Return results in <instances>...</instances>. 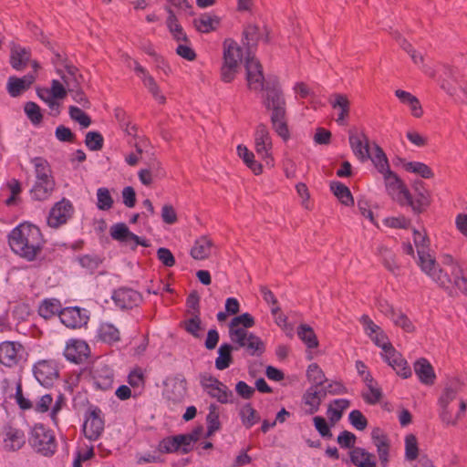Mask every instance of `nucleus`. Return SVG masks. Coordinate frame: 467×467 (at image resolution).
Listing matches in <instances>:
<instances>
[{
    "instance_id": "nucleus-1",
    "label": "nucleus",
    "mask_w": 467,
    "mask_h": 467,
    "mask_svg": "<svg viewBox=\"0 0 467 467\" xmlns=\"http://www.w3.org/2000/svg\"><path fill=\"white\" fill-rule=\"evenodd\" d=\"M8 243L16 254L27 261H33L42 251L45 242L37 226L21 223L9 234Z\"/></svg>"
},
{
    "instance_id": "nucleus-2",
    "label": "nucleus",
    "mask_w": 467,
    "mask_h": 467,
    "mask_svg": "<svg viewBox=\"0 0 467 467\" xmlns=\"http://www.w3.org/2000/svg\"><path fill=\"white\" fill-rule=\"evenodd\" d=\"M420 267L422 272L449 294H452V290L457 288L467 296V274L460 266L451 264L440 267L435 258H433L424 261Z\"/></svg>"
},
{
    "instance_id": "nucleus-3",
    "label": "nucleus",
    "mask_w": 467,
    "mask_h": 467,
    "mask_svg": "<svg viewBox=\"0 0 467 467\" xmlns=\"http://www.w3.org/2000/svg\"><path fill=\"white\" fill-rule=\"evenodd\" d=\"M223 65L221 67V79L224 83L232 82L243 59V49L234 39L226 38L223 43Z\"/></svg>"
},
{
    "instance_id": "nucleus-4",
    "label": "nucleus",
    "mask_w": 467,
    "mask_h": 467,
    "mask_svg": "<svg viewBox=\"0 0 467 467\" xmlns=\"http://www.w3.org/2000/svg\"><path fill=\"white\" fill-rule=\"evenodd\" d=\"M30 445L44 456L55 453L57 443L53 432L42 424H36L30 432Z\"/></svg>"
},
{
    "instance_id": "nucleus-5",
    "label": "nucleus",
    "mask_w": 467,
    "mask_h": 467,
    "mask_svg": "<svg viewBox=\"0 0 467 467\" xmlns=\"http://www.w3.org/2000/svg\"><path fill=\"white\" fill-rule=\"evenodd\" d=\"M229 337L235 350L244 348L249 356H260L265 352L263 340L248 330H234Z\"/></svg>"
},
{
    "instance_id": "nucleus-6",
    "label": "nucleus",
    "mask_w": 467,
    "mask_h": 467,
    "mask_svg": "<svg viewBox=\"0 0 467 467\" xmlns=\"http://www.w3.org/2000/svg\"><path fill=\"white\" fill-rule=\"evenodd\" d=\"M265 97L263 104L271 113L286 111V103L276 78H268L265 83Z\"/></svg>"
},
{
    "instance_id": "nucleus-7",
    "label": "nucleus",
    "mask_w": 467,
    "mask_h": 467,
    "mask_svg": "<svg viewBox=\"0 0 467 467\" xmlns=\"http://www.w3.org/2000/svg\"><path fill=\"white\" fill-rule=\"evenodd\" d=\"M431 204V193L421 182L415 184L414 193L403 192L400 205H409L415 213H423Z\"/></svg>"
},
{
    "instance_id": "nucleus-8",
    "label": "nucleus",
    "mask_w": 467,
    "mask_h": 467,
    "mask_svg": "<svg viewBox=\"0 0 467 467\" xmlns=\"http://www.w3.org/2000/svg\"><path fill=\"white\" fill-rule=\"evenodd\" d=\"M245 70L248 88L255 91L263 90L268 79L265 78L260 61L250 52L245 57Z\"/></svg>"
},
{
    "instance_id": "nucleus-9",
    "label": "nucleus",
    "mask_w": 467,
    "mask_h": 467,
    "mask_svg": "<svg viewBox=\"0 0 467 467\" xmlns=\"http://www.w3.org/2000/svg\"><path fill=\"white\" fill-rule=\"evenodd\" d=\"M104 419L99 407H91L88 410L83 425L85 437L90 441H96L104 431Z\"/></svg>"
},
{
    "instance_id": "nucleus-10",
    "label": "nucleus",
    "mask_w": 467,
    "mask_h": 467,
    "mask_svg": "<svg viewBox=\"0 0 467 467\" xmlns=\"http://www.w3.org/2000/svg\"><path fill=\"white\" fill-rule=\"evenodd\" d=\"M73 213L74 207L71 202L63 198L51 208L47 217V224L52 228H58L71 218Z\"/></svg>"
},
{
    "instance_id": "nucleus-11",
    "label": "nucleus",
    "mask_w": 467,
    "mask_h": 467,
    "mask_svg": "<svg viewBox=\"0 0 467 467\" xmlns=\"http://www.w3.org/2000/svg\"><path fill=\"white\" fill-rule=\"evenodd\" d=\"M110 235L114 240L130 245L133 250L138 245L144 247L150 246V244L146 239H142L137 234L131 233L124 223H119L112 225L110 228Z\"/></svg>"
},
{
    "instance_id": "nucleus-12",
    "label": "nucleus",
    "mask_w": 467,
    "mask_h": 467,
    "mask_svg": "<svg viewBox=\"0 0 467 467\" xmlns=\"http://www.w3.org/2000/svg\"><path fill=\"white\" fill-rule=\"evenodd\" d=\"M25 353L24 347L15 341H4L0 344V363L12 368L19 363Z\"/></svg>"
},
{
    "instance_id": "nucleus-13",
    "label": "nucleus",
    "mask_w": 467,
    "mask_h": 467,
    "mask_svg": "<svg viewBox=\"0 0 467 467\" xmlns=\"http://www.w3.org/2000/svg\"><path fill=\"white\" fill-rule=\"evenodd\" d=\"M383 358L396 371V373L404 379L410 377L411 370L402 355L398 352L392 345L383 346Z\"/></svg>"
},
{
    "instance_id": "nucleus-14",
    "label": "nucleus",
    "mask_w": 467,
    "mask_h": 467,
    "mask_svg": "<svg viewBox=\"0 0 467 467\" xmlns=\"http://www.w3.org/2000/svg\"><path fill=\"white\" fill-rule=\"evenodd\" d=\"M371 441L377 449L379 460L382 467H387L390 458V440L379 428H374L371 431Z\"/></svg>"
},
{
    "instance_id": "nucleus-15",
    "label": "nucleus",
    "mask_w": 467,
    "mask_h": 467,
    "mask_svg": "<svg viewBox=\"0 0 467 467\" xmlns=\"http://www.w3.org/2000/svg\"><path fill=\"white\" fill-rule=\"evenodd\" d=\"M3 450L5 451H16L20 450L25 442V434L23 431L11 425L3 427L2 432Z\"/></svg>"
},
{
    "instance_id": "nucleus-16",
    "label": "nucleus",
    "mask_w": 467,
    "mask_h": 467,
    "mask_svg": "<svg viewBox=\"0 0 467 467\" xmlns=\"http://www.w3.org/2000/svg\"><path fill=\"white\" fill-rule=\"evenodd\" d=\"M36 380L45 387L51 386L58 377V370L51 360H40L33 368Z\"/></svg>"
},
{
    "instance_id": "nucleus-17",
    "label": "nucleus",
    "mask_w": 467,
    "mask_h": 467,
    "mask_svg": "<svg viewBox=\"0 0 467 467\" xmlns=\"http://www.w3.org/2000/svg\"><path fill=\"white\" fill-rule=\"evenodd\" d=\"M165 398L173 404L182 402L187 394V381L182 376H176L165 384Z\"/></svg>"
},
{
    "instance_id": "nucleus-18",
    "label": "nucleus",
    "mask_w": 467,
    "mask_h": 467,
    "mask_svg": "<svg viewBox=\"0 0 467 467\" xmlns=\"http://www.w3.org/2000/svg\"><path fill=\"white\" fill-rule=\"evenodd\" d=\"M59 319L67 327L75 329L86 325L88 316L86 314V310L73 306L62 308Z\"/></svg>"
},
{
    "instance_id": "nucleus-19",
    "label": "nucleus",
    "mask_w": 467,
    "mask_h": 467,
    "mask_svg": "<svg viewBox=\"0 0 467 467\" xmlns=\"http://www.w3.org/2000/svg\"><path fill=\"white\" fill-rule=\"evenodd\" d=\"M348 140L354 155L362 162L368 161L370 145L368 136L364 132L349 130Z\"/></svg>"
},
{
    "instance_id": "nucleus-20",
    "label": "nucleus",
    "mask_w": 467,
    "mask_h": 467,
    "mask_svg": "<svg viewBox=\"0 0 467 467\" xmlns=\"http://www.w3.org/2000/svg\"><path fill=\"white\" fill-rule=\"evenodd\" d=\"M112 299L117 306L121 309L132 308L141 301V296L136 290L121 287L113 292Z\"/></svg>"
},
{
    "instance_id": "nucleus-21",
    "label": "nucleus",
    "mask_w": 467,
    "mask_h": 467,
    "mask_svg": "<svg viewBox=\"0 0 467 467\" xmlns=\"http://www.w3.org/2000/svg\"><path fill=\"white\" fill-rule=\"evenodd\" d=\"M89 353L88 345L78 339L70 340L64 350V356L66 358L76 364L81 363L85 360Z\"/></svg>"
},
{
    "instance_id": "nucleus-22",
    "label": "nucleus",
    "mask_w": 467,
    "mask_h": 467,
    "mask_svg": "<svg viewBox=\"0 0 467 467\" xmlns=\"http://www.w3.org/2000/svg\"><path fill=\"white\" fill-rule=\"evenodd\" d=\"M255 150L262 158H268L271 155L272 139L267 127L259 124L254 134Z\"/></svg>"
},
{
    "instance_id": "nucleus-23",
    "label": "nucleus",
    "mask_w": 467,
    "mask_h": 467,
    "mask_svg": "<svg viewBox=\"0 0 467 467\" xmlns=\"http://www.w3.org/2000/svg\"><path fill=\"white\" fill-rule=\"evenodd\" d=\"M326 398V391L317 387H309L303 395V402L307 407L306 413L312 415L318 411L322 400Z\"/></svg>"
},
{
    "instance_id": "nucleus-24",
    "label": "nucleus",
    "mask_w": 467,
    "mask_h": 467,
    "mask_svg": "<svg viewBox=\"0 0 467 467\" xmlns=\"http://www.w3.org/2000/svg\"><path fill=\"white\" fill-rule=\"evenodd\" d=\"M386 188L390 194L393 195V198L397 200V202L400 204L402 201V193L403 192H408L407 187L403 183V182L399 178V176L393 172L390 169L382 173Z\"/></svg>"
},
{
    "instance_id": "nucleus-25",
    "label": "nucleus",
    "mask_w": 467,
    "mask_h": 467,
    "mask_svg": "<svg viewBox=\"0 0 467 467\" xmlns=\"http://www.w3.org/2000/svg\"><path fill=\"white\" fill-rule=\"evenodd\" d=\"M65 72L59 68L57 69V72L60 75L65 88L70 91H76L77 88L80 86V79H82V76L78 74V69L77 67L71 64H65Z\"/></svg>"
},
{
    "instance_id": "nucleus-26",
    "label": "nucleus",
    "mask_w": 467,
    "mask_h": 467,
    "mask_svg": "<svg viewBox=\"0 0 467 467\" xmlns=\"http://www.w3.org/2000/svg\"><path fill=\"white\" fill-rule=\"evenodd\" d=\"M55 189V180L35 181L30 195L35 201H46L50 198Z\"/></svg>"
},
{
    "instance_id": "nucleus-27",
    "label": "nucleus",
    "mask_w": 467,
    "mask_h": 467,
    "mask_svg": "<svg viewBox=\"0 0 467 467\" xmlns=\"http://www.w3.org/2000/svg\"><path fill=\"white\" fill-rule=\"evenodd\" d=\"M34 81L33 74H27L23 78L10 77L7 81V91L11 97H18L28 89Z\"/></svg>"
},
{
    "instance_id": "nucleus-28",
    "label": "nucleus",
    "mask_w": 467,
    "mask_h": 467,
    "mask_svg": "<svg viewBox=\"0 0 467 467\" xmlns=\"http://www.w3.org/2000/svg\"><path fill=\"white\" fill-rule=\"evenodd\" d=\"M350 462L357 467H377L375 455L366 449L356 447L349 452Z\"/></svg>"
},
{
    "instance_id": "nucleus-29",
    "label": "nucleus",
    "mask_w": 467,
    "mask_h": 467,
    "mask_svg": "<svg viewBox=\"0 0 467 467\" xmlns=\"http://www.w3.org/2000/svg\"><path fill=\"white\" fill-rule=\"evenodd\" d=\"M414 371L421 383L425 385L434 383L436 376L432 366L426 358H420L414 363Z\"/></svg>"
},
{
    "instance_id": "nucleus-30",
    "label": "nucleus",
    "mask_w": 467,
    "mask_h": 467,
    "mask_svg": "<svg viewBox=\"0 0 467 467\" xmlns=\"http://www.w3.org/2000/svg\"><path fill=\"white\" fill-rule=\"evenodd\" d=\"M220 17L211 13L202 14L193 20L195 28L201 33H210L218 28L220 25Z\"/></svg>"
},
{
    "instance_id": "nucleus-31",
    "label": "nucleus",
    "mask_w": 467,
    "mask_h": 467,
    "mask_svg": "<svg viewBox=\"0 0 467 467\" xmlns=\"http://www.w3.org/2000/svg\"><path fill=\"white\" fill-rule=\"evenodd\" d=\"M440 405L441 408L440 417L441 421L446 425H456L458 420L463 417L466 410V403L462 400L459 402V410L455 416L452 415L453 406H449L448 404Z\"/></svg>"
},
{
    "instance_id": "nucleus-32",
    "label": "nucleus",
    "mask_w": 467,
    "mask_h": 467,
    "mask_svg": "<svg viewBox=\"0 0 467 467\" xmlns=\"http://www.w3.org/2000/svg\"><path fill=\"white\" fill-rule=\"evenodd\" d=\"M31 57L30 50L20 46H14L10 54V64L16 70L24 69Z\"/></svg>"
},
{
    "instance_id": "nucleus-33",
    "label": "nucleus",
    "mask_w": 467,
    "mask_h": 467,
    "mask_svg": "<svg viewBox=\"0 0 467 467\" xmlns=\"http://www.w3.org/2000/svg\"><path fill=\"white\" fill-rule=\"evenodd\" d=\"M270 120L273 130L285 141L290 138V131L287 125L286 111L271 113Z\"/></svg>"
},
{
    "instance_id": "nucleus-34",
    "label": "nucleus",
    "mask_w": 467,
    "mask_h": 467,
    "mask_svg": "<svg viewBox=\"0 0 467 467\" xmlns=\"http://www.w3.org/2000/svg\"><path fill=\"white\" fill-rule=\"evenodd\" d=\"M213 247V241L207 236L197 239L191 249V255L196 260H203L210 256Z\"/></svg>"
},
{
    "instance_id": "nucleus-35",
    "label": "nucleus",
    "mask_w": 467,
    "mask_h": 467,
    "mask_svg": "<svg viewBox=\"0 0 467 467\" xmlns=\"http://www.w3.org/2000/svg\"><path fill=\"white\" fill-rule=\"evenodd\" d=\"M38 314L45 319H50L55 316H60L62 311V305L57 298H47L44 299L38 306Z\"/></svg>"
},
{
    "instance_id": "nucleus-36",
    "label": "nucleus",
    "mask_w": 467,
    "mask_h": 467,
    "mask_svg": "<svg viewBox=\"0 0 467 467\" xmlns=\"http://www.w3.org/2000/svg\"><path fill=\"white\" fill-rule=\"evenodd\" d=\"M34 167L36 181L55 180L49 162L42 157H35L31 160Z\"/></svg>"
},
{
    "instance_id": "nucleus-37",
    "label": "nucleus",
    "mask_w": 467,
    "mask_h": 467,
    "mask_svg": "<svg viewBox=\"0 0 467 467\" xmlns=\"http://www.w3.org/2000/svg\"><path fill=\"white\" fill-rule=\"evenodd\" d=\"M165 10L168 13L166 24H167L169 31L171 32L173 38L178 42H180V41L187 42L188 37H187L186 34L184 33L182 26L179 24L174 12L169 6H166Z\"/></svg>"
},
{
    "instance_id": "nucleus-38",
    "label": "nucleus",
    "mask_w": 467,
    "mask_h": 467,
    "mask_svg": "<svg viewBox=\"0 0 467 467\" xmlns=\"http://www.w3.org/2000/svg\"><path fill=\"white\" fill-rule=\"evenodd\" d=\"M414 244L417 248L418 253V265L421 266L424 261H428V259H433L432 255H431L428 252L429 240L427 236L420 232L414 230Z\"/></svg>"
},
{
    "instance_id": "nucleus-39",
    "label": "nucleus",
    "mask_w": 467,
    "mask_h": 467,
    "mask_svg": "<svg viewBox=\"0 0 467 467\" xmlns=\"http://www.w3.org/2000/svg\"><path fill=\"white\" fill-rule=\"evenodd\" d=\"M235 350L233 344L223 343L218 349V357L215 359V368L219 370L226 369L233 363L232 352Z\"/></svg>"
},
{
    "instance_id": "nucleus-40",
    "label": "nucleus",
    "mask_w": 467,
    "mask_h": 467,
    "mask_svg": "<svg viewBox=\"0 0 467 467\" xmlns=\"http://www.w3.org/2000/svg\"><path fill=\"white\" fill-rule=\"evenodd\" d=\"M375 168L379 173L386 172L389 170V164L383 150L376 143L373 144V152L369 151V158Z\"/></svg>"
},
{
    "instance_id": "nucleus-41",
    "label": "nucleus",
    "mask_w": 467,
    "mask_h": 467,
    "mask_svg": "<svg viewBox=\"0 0 467 467\" xmlns=\"http://www.w3.org/2000/svg\"><path fill=\"white\" fill-rule=\"evenodd\" d=\"M330 190L342 204L346 206H352L354 204L351 192L344 183L332 182L330 183Z\"/></svg>"
},
{
    "instance_id": "nucleus-42",
    "label": "nucleus",
    "mask_w": 467,
    "mask_h": 467,
    "mask_svg": "<svg viewBox=\"0 0 467 467\" xmlns=\"http://www.w3.org/2000/svg\"><path fill=\"white\" fill-rule=\"evenodd\" d=\"M334 98L335 100L330 101L332 108H339L340 109V112L337 114V122L343 125L345 119L348 117L350 103L346 95L337 93L334 94Z\"/></svg>"
},
{
    "instance_id": "nucleus-43",
    "label": "nucleus",
    "mask_w": 467,
    "mask_h": 467,
    "mask_svg": "<svg viewBox=\"0 0 467 467\" xmlns=\"http://www.w3.org/2000/svg\"><path fill=\"white\" fill-rule=\"evenodd\" d=\"M94 386L102 390H107L111 388L113 383V374L108 368H104L101 370H95L93 374Z\"/></svg>"
},
{
    "instance_id": "nucleus-44",
    "label": "nucleus",
    "mask_w": 467,
    "mask_h": 467,
    "mask_svg": "<svg viewBox=\"0 0 467 467\" xmlns=\"http://www.w3.org/2000/svg\"><path fill=\"white\" fill-rule=\"evenodd\" d=\"M237 153L238 156L244 161L246 166L252 170V171L258 175L262 172L263 167L262 165L254 160V155L252 151H250L245 146L238 145L237 146Z\"/></svg>"
},
{
    "instance_id": "nucleus-45",
    "label": "nucleus",
    "mask_w": 467,
    "mask_h": 467,
    "mask_svg": "<svg viewBox=\"0 0 467 467\" xmlns=\"http://www.w3.org/2000/svg\"><path fill=\"white\" fill-rule=\"evenodd\" d=\"M254 318L249 313H244L232 318L229 323V335L234 330H248L254 326Z\"/></svg>"
},
{
    "instance_id": "nucleus-46",
    "label": "nucleus",
    "mask_w": 467,
    "mask_h": 467,
    "mask_svg": "<svg viewBox=\"0 0 467 467\" xmlns=\"http://www.w3.org/2000/svg\"><path fill=\"white\" fill-rule=\"evenodd\" d=\"M239 415L242 420L243 425L250 429L255 423L260 420V416L257 411L253 408L251 403L244 404L239 411Z\"/></svg>"
},
{
    "instance_id": "nucleus-47",
    "label": "nucleus",
    "mask_w": 467,
    "mask_h": 467,
    "mask_svg": "<svg viewBox=\"0 0 467 467\" xmlns=\"http://www.w3.org/2000/svg\"><path fill=\"white\" fill-rule=\"evenodd\" d=\"M297 336L308 348H316L318 347L317 335L310 326L301 324L297 328Z\"/></svg>"
},
{
    "instance_id": "nucleus-48",
    "label": "nucleus",
    "mask_w": 467,
    "mask_h": 467,
    "mask_svg": "<svg viewBox=\"0 0 467 467\" xmlns=\"http://www.w3.org/2000/svg\"><path fill=\"white\" fill-rule=\"evenodd\" d=\"M99 338L107 343L118 342L120 339L119 329L110 323H103L99 328Z\"/></svg>"
},
{
    "instance_id": "nucleus-49",
    "label": "nucleus",
    "mask_w": 467,
    "mask_h": 467,
    "mask_svg": "<svg viewBox=\"0 0 467 467\" xmlns=\"http://www.w3.org/2000/svg\"><path fill=\"white\" fill-rule=\"evenodd\" d=\"M306 377L313 384L311 387H317L318 389H321L325 382H327L325 373L317 363H312L308 366Z\"/></svg>"
},
{
    "instance_id": "nucleus-50",
    "label": "nucleus",
    "mask_w": 467,
    "mask_h": 467,
    "mask_svg": "<svg viewBox=\"0 0 467 467\" xmlns=\"http://www.w3.org/2000/svg\"><path fill=\"white\" fill-rule=\"evenodd\" d=\"M378 252L382 258L384 266L392 274L397 275L400 266L396 262L394 253L386 246L379 247Z\"/></svg>"
},
{
    "instance_id": "nucleus-51",
    "label": "nucleus",
    "mask_w": 467,
    "mask_h": 467,
    "mask_svg": "<svg viewBox=\"0 0 467 467\" xmlns=\"http://www.w3.org/2000/svg\"><path fill=\"white\" fill-rule=\"evenodd\" d=\"M333 403L336 407L328 406L327 416L332 422H337L341 419L343 410L350 406V401L346 399H338L335 400Z\"/></svg>"
},
{
    "instance_id": "nucleus-52",
    "label": "nucleus",
    "mask_w": 467,
    "mask_h": 467,
    "mask_svg": "<svg viewBox=\"0 0 467 467\" xmlns=\"http://www.w3.org/2000/svg\"><path fill=\"white\" fill-rule=\"evenodd\" d=\"M244 36V45L247 47V54L250 52L252 54V47H255L259 38L260 33L258 26L254 25H248L245 26L243 32Z\"/></svg>"
},
{
    "instance_id": "nucleus-53",
    "label": "nucleus",
    "mask_w": 467,
    "mask_h": 467,
    "mask_svg": "<svg viewBox=\"0 0 467 467\" xmlns=\"http://www.w3.org/2000/svg\"><path fill=\"white\" fill-rule=\"evenodd\" d=\"M404 168L407 171L419 174L424 179H431L434 176L431 169L425 163L420 161H410L405 163Z\"/></svg>"
},
{
    "instance_id": "nucleus-54",
    "label": "nucleus",
    "mask_w": 467,
    "mask_h": 467,
    "mask_svg": "<svg viewBox=\"0 0 467 467\" xmlns=\"http://www.w3.org/2000/svg\"><path fill=\"white\" fill-rule=\"evenodd\" d=\"M207 421V436H211L214 433V431H218L221 427L220 420H219V410L218 406L215 404H211L209 406V413L206 418Z\"/></svg>"
},
{
    "instance_id": "nucleus-55",
    "label": "nucleus",
    "mask_w": 467,
    "mask_h": 467,
    "mask_svg": "<svg viewBox=\"0 0 467 467\" xmlns=\"http://www.w3.org/2000/svg\"><path fill=\"white\" fill-rule=\"evenodd\" d=\"M144 86L148 88L149 92L152 95V97L160 103L164 104L166 102V98L160 91V88L156 83L155 79L150 75L145 74V77L141 78Z\"/></svg>"
},
{
    "instance_id": "nucleus-56",
    "label": "nucleus",
    "mask_w": 467,
    "mask_h": 467,
    "mask_svg": "<svg viewBox=\"0 0 467 467\" xmlns=\"http://www.w3.org/2000/svg\"><path fill=\"white\" fill-rule=\"evenodd\" d=\"M459 389L460 382L458 380L451 381L450 384L445 387L443 393L439 400L440 404H448L449 406H451V402L455 400Z\"/></svg>"
},
{
    "instance_id": "nucleus-57",
    "label": "nucleus",
    "mask_w": 467,
    "mask_h": 467,
    "mask_svg": "<svg viewBox=\"0 0 467 467\" xmlns=\"http://www.w3.org/2000/svg\"><path fill=\"white\" fill-rule=\"evenodd\" d=\"M366 388L367 390L362 392V398L365 402L370 405L379 402L382 398V390L378 382Z\"/></svg>"
},
{
    "instance_id": "nucleus-58",
    "label": "nucleus",
    "mask_w": 467,
    "mask_h": 467,
    "mask_svg": "<svg viewBox=\"0 0 467 467\" xmlns=\"http://www.w3.org/2000/svg\"><path fill=\"white\" fill-rule=\"evenodd\" d=\"M207 393L223 404L229 402L233 396V392L223 382H221V385L212 388Z\"/></svg>"
},
{
    "instance_id": "nucleus-59",
    "label": "nucleus",
    "mask_w": 467,
    "mask_h": 467,
    "mask_svg": "<svg viewBox=\"0 0 467 467\" xmlns=\"http://www.w3.org/2000/svg\"><path fill=\"white\" fill-rule=\"evenodd\" d=\"M97 207L101 211H108L113 205V199L107 188H99L97 191Z\"/></svg>"
},
{
    "instance_id": "nucleus-60",
    "label": "nucleus",
    "mask_w": 467,
    "mask_h": 467,
    "mask_svg": "<svg viewBox=\"0 0 467 467\" xmlns=\"http://www.w3.org/2000/svg\"><path fill=\"white\" fill-rule=\"evenodd\" d=\"M419 455L418 441L413 434L405 438V458L408 461H414Z\"/></svg>"
},
{
    "instance_id": "nucleus-61",
    "label": "nucleus",
    "mask_w": 467,
    "mask_h": 467,
    "mask_svg": "<svg viewBox=\"0 0 467 467\" xmlns=\"http://www.w3.org/2000/svg\"><path fill=\"white\" fill-rule=\"evenodd\" d=\"M24 110L33 124L37 125L42 121L43 115L39 106L36 103L32 101L26 102L25 104Z\"/></svg>"
},
{
    "instance_id": "nucleus-62",
    "label": "nucleus",
    "mask_w": 467,
    "mask_h": 467,
    "mask_svg": "<svg viewBox=\"0 0 467 467\" xmlns=\"http://www.w3.org/2000/svg\"><path fill=\"white\" fill-rule=\"evenodd\" d=\"M104 139L98 131H88L86 134L85 143L90 150H99L103 147Z\"/></svg>"
},
{
    "instance_id": "nucleus-63",
    "label": "nucleus",
    "mask_w": 467,
    "mask_h": 467,
    "mask_svg": "<svg viewBox=\"0 0 467 467\" xmlns=\"http://www.w3.org/2000/svg\"><path fill=\"white\" fill-rule=\"evenodd\" d=\"M350 424L358 431H364L368 426V420L358 410H352L348 415Z\"/></svg>"
},
{
    "instance_id": "nucleus-64",
    "label": "nucleus",
    "mask_w": 467,
    "mask_h": 467,
    "mask_svg": "<svg viewBox=\"0 0 467 467\" xmlns=\"http://www.w3.org/2000/svg\"><path fill=\"white\" fill-rule=\"evenodd\" d=\"M69 115L73 120L78 122L83 128H88L91 123L90 118L78 107L70 106Z\"/></svg>"
}]
</instances>
